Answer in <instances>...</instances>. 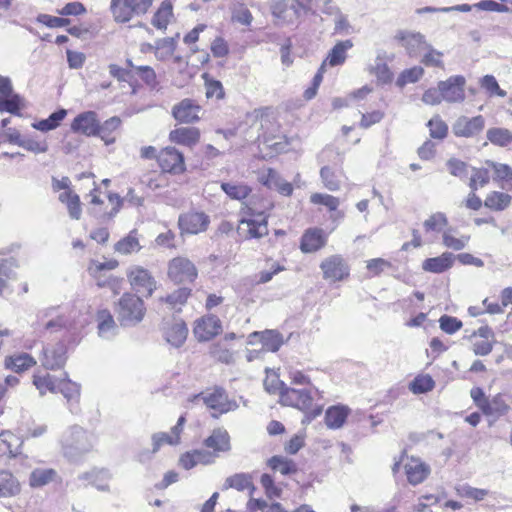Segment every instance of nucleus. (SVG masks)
I'll return each instance as SVG.
<instances>
[{
  "label": "nucleus",
  "mask_w": 512,
  "mask_h": 512,
  "mask_svg": "<svg viewBox=\"0 0 512 512\" xmlns=\"http://www.w3.org/2000/svg\"><path fill=\"white\" fill-rule=\"evenodd\" d=\"M235 134L247 142L257 141L270 150L263 157L286 151L288 142L281 131L278 113L265 108L247 113L244 120L236 127Z\"/></svg>",
  "instance_id": "nucleus-1"
},
{
  "label": "nucleus",
  "mask_w": 512,
  "mask_h": 512,
  "mask_svg": "<svg viewBox=\"0 0 512 512\" xmlns=\"http://www.w3.org/2000/svg\"><path fill=\"white\" fill-rule=\"evenodd\" d=\"M37 326L51 332L65 330L69 341L78 343L82 330L86 326V320L75 308L51 307L38 313Z\"/></svg>",
  "instance_id": "nucleus-2"
},
{
  "label": "nucleus",
  "mask_w": 512,
  "mask_h": 512,
  "mask_svg": "<svg viewBox=\"0 0 512 512\" xmlns=\"http://www.w3.org/2000/svg\"><path fill=\"white\" fill-rule=\"evenodd\" d=\"M61 453L71 463H82L96 445L95 435L79 425L67 427L59 438Z\"/></svg>",
  "instance_id": "nucleus-3"
},
{
  "label": "nucleus",
  "mask_w": 512,
  "mask_h": 512,
  "mask_svg": "<svg viewBox=\"0 0 512 512\" xmlns=\"http://www.w3.org/2000/svg\"><path fill=\"white\" fill-rule=\"evenodd\" d=\"M273 207L272 202L264 200L260 207L251 200L247 205L246 216L239 221L238 233L245 239L262 238L268 234L267 211Z\"/></svg>",
  "instance_id": "nucleus-4"
},
{
  "label": "nucleus",
  "mask_w": 512,
  "mask_h": 512,
  "mask_svg": "<svg viewBox=\"0 0 512 512\" xmlns=\"http://www.w3.org/2000/svg\"><path fill=\"white\" fill-rule=\"evenodd\" d=\"M145 312V304L140 296L124 293L119 299L117 315L122 326L133 327L137 325L143 320Z\"/></svg>",
  "instance_id": "nucleus-5"
},
{
  "label": "nucleus",
  "mask_w": 512,
  "mask_h": 512,
  "mask_svg": "<svg viewBox=\"0 0 512 512\" xmlns=\"http://www.w3.org/2000/svg\"><path fill=\"white\" fill-rule=\"evenodd\" d=\"M154 0H111L110 11L117 23L129 22L133 16L144 15Z\"/></svg>",
  "instance_id": "nucleus-6"
},
{
  "label": "nucleus",
  "mask_w": 512,
  "mask_h": 512,
  "mask_svg": "<svg viewBox=\"0 0 512 512\" xmlns=\"http://www.w3.org/2000/svg\"><path fill=\"white\" fill-rule=\"evenodd\" d=\"M126 276L131 288L139 295L150 297L156 290L157 282L151 272L140 265L127 268Z\"/></svg>",
  "instance_id": "nucleus-7"
},
{
  "label": "nucleus",
  "mask_w": 512,
  "mask_h": 512,
  "mask_svg": "<svg viewBox=\"0 0 512 512\" xmlns=\"http://www.w3.org/2000/svg\"><path fill=\"white\" fill-rule=\"evenodd\" d=\"M195 401H202L209 409L213 410L212 416L224 414L237 409L236 401L230 400L223 388L216 387L212 391L202 392L194 397Z\"/></svg>",
  "instance_id": "nucleus-8"
},
{
  "label": "nucleus",
  "mask_w": 512,
  "mask_h": 512,
  "mask_svg": "<svg viewBox=\"0 0 512 512\" xmlns=\"http://www.w3.org/2000/svg\"><path fill=\"white\" fill-rule=\"evenodd\" d=\"M68 359L67 347L63 341L47 343L39 355L41 366L46 370L62 369Z\"/></svg>",
  "instance_id": "nucleus-9"
},
{
  "label": "nucleus",
  "mask_w": 512,
  "mask_h": 512,
  "mask_svg": "<svg viewBox=\"0 0 512 512\" xmlns=\"http://www.w3.org/2000/svg\"><path fill=\"white\" fill-rule=\"evenodd\" d=\"M197 275L195 265L185 257L173 258L168 264V277L174 283H191Z\"/></svg>",
  "instance_id": "nucleus-10"
},
{
  "label": "nucleus",
  "mask_w": 512,
  "mask_h": 512,
  "mask_svg": "<svg viewBox=\"0 0 512 512\" xmlns=\"http://www.w3.org/2000/svg\"><path fill=\"white\" fill-rule=\"evenodd\" d=\"M269 7L278 25H295L301 15L293 1L270 0Z\"/></svg>",
  "instance_id": "nucleus-11"
},
{
  "label": "nucleus",
  "mask_w": 512,
  "mask_h": 512,
  "mask_svg": "<svg viewBox=\"0 0 512 512\" xmlns=\"http://www.w3.org/2000/svg\"><path fill=\"white\" fill-rule=\"evenodd\" d=\"M111 479L112 474L105 468H92L77 476V481L80 482V486L87 487L91 485L101 492L110 491L109 482Z\"/></svg>",
  "instance_id": "nucleus-12"
},
{
  "label": "nucleus",
  "mask_w": 512,
  "mask_h": 512,
  "mask_svg": "<svg viewBox=\"0 0 512 512\" xmlns=\"http://www.w3.org/2000/svg\"><path fill=\"white\" fill-rule=\"evenodd\" d=\"M280 401L283 405L307 411L312 407L313 397L308 388L295 389L286 387L281 391Z\"/></svg>",
  "instance_id": "nucleus-13"
},
{
  "label": "nucleus",
  "mask_w": 512,
  "mask_h": 512,
  "mask_svg": "<svg viewBox=\"0 0 512 512\" xmlns=\"http://www.w3.org/2000/svg\"><path fill=\"white\" fill-rule=\"evenodd\" d=\"M466 80L463 76H451L445 81L438 83L439 89L442 91L443 100L449 103L461 102L465 99Z\"/></svg>",
  "instance_id": "nucleus-14"
},
{
  "label": "nucleus",
  "mask_w": 512,
  "mask_h": 512,
  "mask_svg": "<svg viewBox=\"0 0 512 512\" xmlns=\"http://www.w3.org/2000/svg\"><path fill=\"white\" fill-rule=\"evenodd\" d=\"M210 223L203 212L191 211L180 215L178 225L182 233L198 234L205 231Z\"/></svg>",
  "instance_id": "nucleus-15"
},
{
  "label": "nucleus",
  "mask_w": 512,
  "mask_h": 512,
  "mask_svg": "<svg viewBox=\"0 0 512 512\" xmlns=\"http://www.w3.org/2000/svg\"><path fill=\"white\" fill-rule=\"evenodd\" d=\"M158 163L164 172L179 174L184 171V156L174 147H166L157 156Z\"/></svg>",
  "instance_id": "nucleus-16"
},
{
  "label": "nucleus",
  "mask_w": 512,
  "mask_h": 512,
  "mask_svg": "<svg viewBox=\"0 0 512 512\" xmlns=\"http://www.w3.org/2000/svg\"><path fill=\"white\" fill-rule=\"evenodd\" d=\"M257 342L262 344L263 350L277 352L284 344V337L277 330L255 331L249 334L248 344L254 345Z\"/></svg>",
  "instance_id": "nucleus-17"
},
{
  "label": "nucleus",
  "mask_w": 512,
  "mask_h": 512,
  "mask_svg": "<svg viewBox=\"0 0 512 512\" xmlns=\"http://www.w3.org/2000/svg\"><path fill=\"white\" fill-rule=\"evenodd\" d=\"M202 107L192 99H183L172 109L174 118L182 123H194L200 120Z\"/></svg>",
  "instance_id": "nucleus-18"
},
{
  "label": "nucleus",
  "mask_w": 512,
  "mask_h": 512,
  "mask_svg": "<svg viewBox=\"0 0 512 512\" xmlns=\"http://www.w3.org/2000/svg\"><path fill=\"white\" fill-rule=\"evenodd\" d=\"M58 392L66 399L70 412L77 414L79 412V400L81 395L80 384L70 380L68 374L65 373L64 377L59 381Z\"/></svg>",
  "instance_id": "nucleus-19"
},
{
  "label": "nucleus",
  "mask_w": 512,
  "mask_h": 512,
  "mask_svg": "<svg viewBox=\"0 0 512 512\" xmlns=\"http://www.w3.org/2000/svg\"><path fill=\"white\" fill-rule=\"evenodd\" d=\"M220 319L215 315H207L195 322L194 335L199 341H208L220 333Z\"/></svg>",
  "instance_id": "nucleus-20"
},
{
  "label": "nucleus",
  "mask_w": 512,
  "mask_h": 512,
  "mask_svg": "<svg viewBox=\"0 0 512 512\" xmlns=\"http://www.w3.org/2000/svg\"><path fill=\"white\" fill-rule=\"evenodd\" d=\"M485 126L484 118L481 115L473 118L466 116L459 117L453 124V133L458 137H473L479 134Z\"/></svg>",
  "instance_id": "nucleus-21"
},
{
  "label": "nucleus",
  "mask_w": 512,
  "mask_h": 512,
  "mask_svg": "<svg viewBox=\"0 0 512 512\" xmlns=\"http://www.w3.org/2000/svg\"><path fill=\"white\" fill-rule=\"evenodd\" d=\"M395 39L400 41L401 45L406 49L411 57H416L420 52L424 51L429 43L425 40L421 33L399 31L395 35Z\"/></svg>",
  "instance_id": "nucleus-22"
},
{
  "label": "nucleus",
  "mask_w": 512,
  "mask_h": 512,
  "mask_svg": "<svg viewBox=\"0 0 512 512\" xmlns=\"http://www.w3.org/2000/svg\"><path fill=\"white\" fill-rule=\"evenodd\" d=\"M98 117L94 111H86L78 114L71 123V130L85 136H96L98 130Z\"/></svg>",
  "instance_id": "nucleus-23"
},
{
  "label": "nucleus",
  "mask_w": 512,
  "mask_h": 512,
  "mask_svg": "<svg viewBox=\"0 0 512 512\" xmlns=\"http://www.w3.org/2000/svg\"><path fill=\"white\" fill-rule=\"evenodd\" d=\"M324 278L331 282L340 281L349 275V268L340 256H332L322 263Z\"/></svg>",
  "instance_id": "nucleus-24"
},
{
  "label": "nucleus",
  "mask_w": 512,
  "mask_h": 512,
  "mask_svg": "<svg viewBox=\"0 0 512 512\" xmlns=\"http://www.w3.org/2000/svg\"><path fill=\"white\" fill-rule=\"evenodd\" d=\"M472 350L475 355L486 356L493 349L494 333L488 326H482L472 336Z\"/></svg>",
  "instance_id": "nucleus-25"
},
{
  "label": "nucleus",
  "mask_w": 512,
  "mask_h": 512,
  "mask_svg": "<svg viewBox=\"0 0 512 512\" xmlns=\"http://www.w3.org/2000/svg\"><path fill=\"white\" fill-rule=\"evenodd\" d=\"M185 418L181 416L177 424L171 429V433L158 432L154 433L151 437L152 440V453H156L164 444L176 445L180 440V433L183 430Z\"/></svg>",
  "instance_id": "nucleus-26"
},
{
  "label": "nucleus",
  "mask_w": 512,
  "mask_h": 512,
  "mask_svg": "<svg viewBox=\"0 0 512 512\" xmlns=\"http://www.w3.org/2000/svg\"><path fill=\"white\" fill-rule=\"evenodd\" d=\"M405 472L408 482L412 485H418L429 476L431 469L420 458L410 457L405 464Z\"/></svg>",
  "instance_id": "nucleus-27"
},
{
  "label": "nucleus",
  "mask_w": 512,
  "mask_h": 512,
  "mask_svg": "<svg viewBox=\"0 0 512 512\" xmlns=\"http://www.w3.org/2000/svg\"><path fill=\"white\" fill-rule=\"evenodd\" d=\"M163 334L168 343L180 347L187 338L188 329L182 320H172L164 324Z\"/></svg>",
  "instance_id": "nucleus-28"
},
{
  "label": "nucleus",
  "mask_w": 512,
  "mask_h": 512,
  "mask_svg": "<svg viewBox=\"0 0 512 512\" xmlns=\"http://www.w3.org/2000/svg\"><path fill=\"white\" fill-rule=\"evenodd\" d=\"M96 321L97 333L100 338L111 340L118 334V326L109 310H99L96 314Z\"/></svg>",
  "instance_id": "nucleus-29"
},
{
  "label": "nucleus",
  "mask_w": 512,
  "mask_h": 512,
  "mask_svg": "<svg viewBox=\"0 0 512 512\" xmlns=\"http://www.w3.org/2000/svg\"><path fill=\"white\" fill-rule=\"evenodd\" d=\"M23 440L10 430L0 433V456L15 458L21 454Z\"/></svg>",
  "instance_id": "nucleus-30"
},
{
  "label": "nucleus",
  "mask_w": 512,
  "mask_h": 512,
  "mask_svg": "<svg viewBox=\"0 0 512 512\" xmlns=\"http://www.w3.org/2000/svg\"><path fill=\"white\" fill-rule=\"evenodd\" d=\"M322 13L332 18L335 33H349L350 24L347 16L341 12L333 0H325L322 5Z\"/></svg>",
  "instance_id": "nucleus-31"
},
{
  "label": "nucleus",
  "mask_w": 512,
  "mask_h": 512,
  "mask_svg": "<svg viewBox=\"0 0 512 512\" xmlns=\"http://www.w3.org/2000/svg\"><path fill=\"white\" fill-rule=\"evenodd\" d=\"M60 379L47 371L37 370L33 374L32 383L39 394L43 396L47 392L57 393Z\"/></svg>",
  "instance_id": "nucleus-32"
},
{
  "label": "nucleus",
  "mask_w": 512,
  "mask_h": 512,
  "mask_svg": "<svg viewBox=\"0 0 512 512\" xmlns=\"http://www.w3.org/2000/svg\"><path fill=\"white\" fill-rule=\"evenodd\" d=\"M169 139L176 144L192 147L199 142L200 131L195 127H180L170 132Z\"/></svg>",
  "instance_id": "nucleus-33"
},
{
  "label": "nucleus",
  "mask_w": 512,
  "mask_h": 512,
  "mask_svg": "<svg viewBox=\"0 0 512 512\" xmlns=\"http://www.w3.org/2000/svg\"><path fill=\"white\" fill-rule=\"evenodd\" d=\"M455 256L450 252H444L438 257L428 258L422 262V269L430 273H443L450 269Z\"/></svg>",
  "instance_id": "nucleus-34"
},
{
  "label": "nucleus",
  "mask_w": 512,
  "mask_h": 512,
  "mask_svg": "<svg viewBox=\"0 0 512 512\" xmlns=\"http://www.w3.org/2000/svg\"><path fill=\"white\" fill-rule=\"evenodd\" d=\"M204 444L214 452H227L231 449L230 436L224 428L214 429L211 435L205 439Z\"/></svg>",
  "instance_id": "nucleus-35"
},
{
  "label": "nucleus",
  "mask_w": 512,
  "mask_h": 512,
  "mask_svg": "<svg viewBox=\"0 0 512 512\" xmlns=\"http://www.w3.org/2000/svg\"><path fill=\"white\" fill-rule=\"evenodd\" d=\"M353 47L351 40L339 41L330 50L324 62H322V69L326 64L331 67L342 65L347 58V51Z\"/></svg>",
  "instance_id": "nucleus-36"
},
{
  "label": "nucleus",
  "mask_w": 512,
  "mask_h": 512,
  "mask_svg": "<svg viewBox=\"0 0 512 512\" xmlns=\"http://www.w3.org/2000/svg\"><path fill=\"white\" fill-rule=\"evenodd\" d=\"M21 491L19 480L9 471H0V498L14 497Z\"/></svg>",
  "instance_id": "nucleus-37"
},
{
  "label": "nucleus",
  "mask_w": 512,
  "mask_h": 512,
  "mask_svg": "<svg viewBox=\"0 0 512 512\" xmlns=\"http://www.w3.org/2000/svg\"><path fill=\"white\" fill-rule=\"evenodd\" d=\"M350 409L344 405L331 406L325 413V424L330 429H338L345 423Z\"/></svg>",
  "instance_id": "nucleus-38"
},
{
  "label": "nucleus",
  "mask_w": 512,
  "mask_h": 512,
  "mask_svg": "<svg viewBox=\"0 0 512 512\" xmlns=\"http://www.w3.org/2000/svg\"><path fill=\"white\" fill-rule=\"evenodd\" d=\"M214 461V457L207 451L194 450L187 452L180 458V465L186 470L192 469L197 464H210Z\"/></svg>",
  "instance_id": "nucleus-39"
},
{
  "label": "nucleus",
  "mask_w": 512,
  "mask_h": 512,
  "mask_svg": "<svg viewBox=\"0 0 512 512\" xmlns=\"http://www.w3.org/2000/svg\"><path fill=\"white\" fill-rule=\"evenodd\" d=\"M236 489L238 491L249 490L250 495L255 491V486L252 482V476L248 473H236L230 477H227L224 484L223 490Z\"/></svg>",
  "instance_id": "nucleus-40"
},
{
  "label": "nucleus",
  "mask_w": 512,
  "mask_h": 512,
  "mask_svg": "<svg viewBox=\"0 0 512 512\" xmlns=\"http://www.w3.org/2000/svg\"><path fill=\"white\" fill-rule=\"evenodd\" d=\"M67 116V110L61 108L53 112L48 118L32 123V127L41 132L55 130Z\"/></svg>",
  "instance_id": "nucleus-41"
},
{
  "label": "nucleus",
  "mask_w": 512,
  "mask_h": 512,
  "mask_svg": "<svg viewBox=\"0 0 512 512\" xmlns=\"http://www.w3.org/2000/svg\"><path fill=\"white\" fill-rule=\"evenodd\" d=\"M56 477L57 472L52 468H37L30 474L29 485L32 488H40L54 481Z\"/></svg>",
  "instance_id": "nucleus-42"
},
{
  "label": "nucleus",
  "mask_w": 512,
  "mask_h": 512,
  "mask_svg": "<svg viewBox=\"0 0 512 512\" xmlns=\"http://www.w3.org/2000/svg\"><path fill=\"white\" fill-rule=\"evenodd\" d=\"M173 17V6L170 0H164L152 19V25L159 30H165Z\"/></svg>",
  "instance_id": "nucleus-43"
},
{
  "label": "nucleus",
  "mask_w": 512,
  "mask_h": 512,
  "mask_svg": "<svg viewBox=\"0 0 512 512\" xmlns=\"http://www.w3.org/2000/svg\"><path fill=\"white\" fill-rule=\"evenodd\" d=\"M116 252L122 255H129L140 251L141 245L136 230H132L127 236L120 239L114 246Z\"/></svg>",
  "instance_id": "nucleus-44"
},
{
  "label": "nucleus",
  "mask_w": 512,
  "mask_h": 512,
  "mask_svg": "<svg viewBox=\"0 0 512 512\" xmlns=\"http://www.w3.org/2000/svg\"><path fill=\"white\" fill-rule=\"evenodd\" d=\"M120 124L121 120L116 116L109 118L103 124L98 123L96 136H99L106 145H110L115 141L113 133L120 127Z\"/></svg>",
  "instance_id": "nucleus-45"
},
{
  "label": "nucleus",
  "mask_w": 512,
  "mask_h": 512,
  "mask_svg": "<svg viewBox=\"0 0 512 512\" xmlns=\"http://www.w3.org/2000/svg\"><path fill=\"white\" fill-rule=\"evenodd\" d=\"M35 364V359L28 353L13 355L5 360L6 367L17 373L25 371Z\"/></svg>",
  "instance_id": "nucleus-46"
},
{
  "label": "nucleus",
  "mask_w": 512,
  "mask_h": 512,
  "mask_svg": "<svg viewBox=\"0 0 512 512\" xmlns=\"http://www.w3.org/2000/svg\"><path fill=\"white\" fill-rule=\"evenodd\" d=\"M510 410V406L506 403L501 394L495 395L491 400H488V403L483 410V414L486 416H504Z\"/></svg>",
  "instance_id": "nucleus-47"
},
{
  "label": "nucleus",
  "mask_w": 512,
  "mask_h": 512,
  "mask_svg": "<svg viewBox=\"0 0 512 512\" xmlns=\"http://www.w3.org/2000/svg\"><path fill=\"white\" fill-rule=\"evenodd\" d=\"M320 248V230L310 228L302 236L300 249L303 253H312Z\"/></svg>",
  "instance_id": "nucleus-48"
},
{
  "label": "nucleus",
  "mask_w": 512,
  "mask_h": 512,
  "mask_svg": "<svg viewBox=\"0 0 512 512\" xmlns=\"http://www.w3.org/2000/svg\"><path fill=\"white\" fill-rule=\"evenodd\" d=\"M59 201L66 204L71 218L76 220L80 219L82 210L80 198L77 194L72 191H64L59 195Z\"/></svg>",
  "instance_id": "nucleus-49"
},
{
  "label": "nucleus",
  "mask_w": 512,
  "mask_h": 512,
  "mask_svg": "<svg viewBox=\"0 0 512 512\" xmlns=\"http://www.w3.org/2000/svg\"><path fill=\"white\" fill-rule=\"evenodd\" d=\"M176 45V40L173 37L156 40L155 57L159 61L167 60L175 52Z\"/></svg>",
  "instance_id": "nucleus-50"
},
{
  "label": "nucleus",
  "mask_w": 512,
  "mask_h": 512,
  "mask_svg": "<svg viewBox=\"0 0 512 512\" xmlns=\"http://www.w3.org/2000/svg\"><path fill=\"white\" fill-rule=\"evenodd\" d=\"M191 290L186 287L179 288L175 290L173 293L160 298L162 302L167 303L170 308L175 310H180L181 306H183L188 297L190 296Z\"/></svg>",
  "instance_id": "nucleus-51"
},
{
  "label": "nucleus",
  "mask_w": 512,
  "mask_h": 512,
  "mask_svg": "<svg viewBox=\"0 0 512 512\" xmlns=\"http://www.w3.org/2000/svg\"><path fill=\"white\" fill-rule=\"evenodd\" d=\"M453 232L454 230L451 228L443 232L442 238L444 246L455 251L464 249L470 240V236L461 235L460 237H456L453 235Z\"/></svg>",
  "instance_id": "nucleus-52"
},
{
  "label": "nucleus",
  "mask_w": 512,
  "mask_h": 512,
  "mask_svg": "<svg viewBox=\"0 0 512 512\" xmlns=\"http://www.w3.org/2000/svg\"><path fill=\"white\" fill-rule=\"evenodd\" d=\"M511 196L503 192H492L485 199V206L493 210H503L510 205Z\"/></svg>",
  "instance_id": "nucleus-53"
},
{
  "label": "nucleus",
  "mask_w": 512,
  "mask_h": 512,
  "mask_svg": "<svg viewBox=\"0 0 512 512\" xmlns=\"http://www.w3.org/2000/svg\"><path fill=\"white\" fill-rule=\"evenodd\" d=\"M221 188L231 199L235 200H243L251 193V188L246 184L223 182Z\"/></svg>",
  "instance_id": "nucleus-54"
},
{
  "label": "nucleus",
  "mask_w": 512,
  "mask_h": 512,
  "mask_svg": "<svg viewBox=\"0 0 512 512\" xmlns=\"http://www.w3.org/2000/svg\"><path fill=\"white\" fill-rule=\"evenodd\" d=\"M128 64L135 70V74L151 89L158 86L157 76L154 69L150 66H134L131 61Z\"/></svg>",
  "instance_id": "nucleus-55"
},
{
  "label": "nucleus",
  "mask_w": 512,
  "mask_h": 512,
  "mask_svg": "<svg viewBox=\"0 0 512 512\" xmlns=\"http://www.w3.org/2000/svg\"><path fill=\"white\" fill-rule=\"evenodd\" d=\"M456 492L458 496L470 498L476 502L484 500L490 494V491L487 489L475 488L468 484L458 486Z\"/></svg>",
  "instance_id": "nucleus-56"
},
{
  "label": "nucleus",
  "mask_w": 512,
  "mask_h": 512,
  "mask_svg": "<svg viewBox=\"0 0 512 512\" xmlns=\"http://www.w3.org/2000/svg\"><path fill=\"white\" fill-rule=\"evenodd\" d=\"M345 217L344 211H331L325 215V220L322 222V235L324 233H332ZM324 245V239L322 238V246Z\"/></svg>",
  "instance_id": "nucleus-57"
},
{
  "label": "nucleus",
  "mask_w": 512,
  "mask_h": 512,
  "mask_svg": "<svg viewBox=\"0 0 512 512\" xmlns=\"http://www.w3.org/2000/svg\"><path fill=\"white\" fill-rule=\"evenodd\" d=\"M205 80V95L208 99L220 100L224 97L225 92L223 85L220 81L212 79L208 74H204Z\"/></svg>",
  "instance_id": "nucleus-58"
},
{
  "label": "nucleus",
  "mask_w": 512,
  "mask_h": 512,
  "mask_svg": "<svg viewBox=\"0 0 512 512\" xmlns=\"http://www.w3.org/2000/svg\"><path fill=\"white\" fill-rule=\"evenodd\" d=\"M370 72L374 74L382 83H387L392 79V74L389 70V67L384 61V58L380 55L376 57L374 64L370 66Z\"/></svg>",
  "instance_id": "nucleus-59"
},
{
  "label": "nucleus",
  "mask_w": 512,
  "mask_h": 512,
  "mask_svg": "<svg viewBox=\"0 0 512 512\" xmlns=\"http://www.w3.org/2000/svg\"><path fill=\"white\" fill-rule=\"evenodd\" d=\"M487 138L495 145L506 146L512 142V132L503 128H492L487 131Z\"/></svg>",
  "instance_id": "nucleus-60"
},
{
  "label": "nucleus",
  "mask_w": 512,
  "mask_h": 512,
  "mask_svg": "<svg viewBox=\"0 0 512 512\" xmlns=\"http://www.w3.org/2000/svg\"><path fill=\"white\" fill-rule=\"evenodd\" d=\"M424 74V69L421 66H414L410 69L404 70L397 78L396 84L399 87H404L407 84L417 82Z\"/></svg>",
  "instance_id": "nucleus-61"
},
{
  "label": "nucleus",
  "mask_w": 512,
  "mask_h": 512,
  "mask_svg": "<svg viewBox=\"0 0 512 512\" xmlns=\"http://www.w3.org/2000/svg\"><path fill=\"white\" fill-rule=\"evenodd\" d=\"M264 387L265 390L269 393H279L281 395V391L284 390L287 386L283 381L279 379V376L276 374V372L266 369Z\"/></svg>",
  "instance_id": "nucleus-62"
},
{
  "label": "nucleus",
  "mask_w": 512,
  "mask_h": 512,
  "mask_svg": "<svg viewBox=\"0 0 512 512\" xmlns=\"http://www.w3.org/2000/svg\"><path fill=\"white\" fill-rule=\"evenodd\" d=\"M269 465L273 470L279 471L283 475H288L296 471V465L292 460L274 456L269 460Z\"/></svg>",
  "instance_id": "nucleus-63"
},
{
  "label": "nucleus",
  "mask_w": 512,
  "mask_h": 512,
  "mask_svg": "<svg viewBox=\"0 0 512 512\" xmlns=\"http://www.w3.org/2000/svg\"><path fill=\"white\" fill-rule=\"evenodd\" d=\"M447 224L448 219L446 215L442 212H436L424 221L423 226L427 232H440L445 226H447Z\"/></svg>",
  "instance_id": "nucleus-64"
}]
</instances>
